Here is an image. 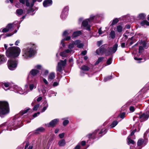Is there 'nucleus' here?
Instances as JSON below:
<instances>
[{
  "instance_id": "c756f323",
  "label": "nucleus",
  "mask_w": 149,
  "mask_h": 149,
  "mask_svg": "<svg viewBox=\"0 0 149 149\" xmlns=\"http://www.w3.org/2000/svg\"><path fill=\"white\" fill-rule=\"evenodd\" d=\"M71 37L70 36H68L65 38L62 39L61 41V43L62 44V46L64 47L65 46V44L63 43V42L65 40H68L70 39Z\"/></svg>"
},
{
  "instance_id": "a19ab883",
  "label": "nucleus",
  "mask_w": 149,
  "mask_h": 149,
  "mask_svg": "<svg viewBox=\"0 0 149 149\" xmlns=\"http://www.w3.org/2000/svg\"><path fill=\"white\" fill-rule=\"evenodd\" d=\"M74 43V41H72V42L69 45H68V48L69 49H73L74 47V45H75V44Z\"/></svg>"
},
{
  "instance_id": "49530a36",
  "label": "nucleus",
  "mask_w": 149,
  "mask_h": 149,
  "mask_svg": "<svg viewBox=\"0 0 149 149\" xmlns=\"http://www.w3.org/2000/svg\"><path fill=\"white\" fill-rule=\"evenodd\" d=\"M149 89V86L148 87L147 85L146 86L141 90V91L143 92L144 93H146L147 91Z\"/></svg>"
},
{
  "instance_id": "6e6d98bb",
  "label": "nucleus",
  "mask_w": 149,
  "mask_h": 149,
  "mask_svg": "<svg viewBox=\"0 0 149 149\" xmlns=\"http://www.w3.org/2000/svg\"><path fill=\"white\" fill-rule=\"evenodd\" d=\"M125 112H123L121 113L120 115V117L122 119H123L125 117Z\"/></svg>"
},
{
  "instance_id": "79ce46f5",
  "label": "nucleus",
  "mask_w": 149,
  "mask_h": 149,
  "mask_svg": "<svg viewBox=\"0 0 149 149\" xmlns=\"http://www.w3.org/2000/svg\"><path fill=\"white\" fill-rule=\"evenodd\" d=\"M118 122L116 120L113 121L110 125L111 128H113L115 127L118 124Z\"/></svg>"
},
{
  "instance_id": "2eb2a0df",
  "label": "nucleus",
  "mask_w": 149,
  "mask_h": 149,
  "mask_svg": "<svg viewBox=\"0 0 149 149\" xmlns=\"http://www.w3.org/2000/svg\"><path fill=\"white\" fill-rule=\"evenodd\" d=\"M59 119L56 118L51 121L49 123L45 124V125L48 127H54L56 124L59 121Z\"/></svg>"
},
{
  "instance_id": "680f3d73",
  "label": "nucleus",
  "mask_w": 149,
  "mask_h": 149,
  "mask_svg": "<svg viewBox=\"0 0 149 149\" xmlns=\"http://www.w3.org/2000/svg\"><path fill=\"white\" fill-rule=\"evenodd\" d=\"M64 133H63L59 134V136L61 139L63 138L64 137Z\"/></svg>"
},
{
  "instance_id": "de8ad7c7",
  "label": "nucleus",
  "mask_w": 149,
  "mask_h": 149,
  "mask_svg": "<svg viewBox=\"0 0 149 149\" xmlns=\"http://www.w3.org/2000/svg\"><path fill=\"white\" fill-rule=\"evenodd\" d=\"M143 51V47L142 46H140L139 47V53L141 55V54ZM142 55H141V57L142 58Z\"/></svg>"
},
{
  "instance_id": "5fc2aeb1",
  "label": "nucleus",
  "mask_w": 149,
  "mask_h": 149,
  "mask_svg": "<svg viewBox=\"0 0 149 149\" xmlns=\"http://www.w3.org/2000/svg\"><path fill=\"white\" fill-rule=\"evenodd\" d=\"M40 105L39 104H37L35 105L33 108V110L35 111L37 110L38 108L39 107Z\"/></svg>"
},
{
  "instance_id": "e433bc0d",
  "label": "nucleus",
  "mask_w": 149,
  "mask_h": 149,
  "mask_svg": "<svg viewBox=\"0 0 149 149\" xmlns=\"http://www.w3.org/2000/svg\"><path fill=\"white\" fill-rule=\"evenodd\" d=\"M81 69L84 71H87L89 70L90 68L89 67L85 65H83L81 66Z\"/></svg>"
},
{
  "instance_id": "aec40b11",
  "label": "nucleus",
  "mask_w": 149,
  "mask_h": 149,
  "mask_svg": "<svg viewBox=\"0 0 149 149\" xmlns=\"http://www.w3.org/2000/svg\"><path fill=\"white\" fill-rule=\"evenodd\" d=\"M55 73L54 72H51L48 76V80L49 81H51L55 78Z\"/></svg>"
},
{
  "instance_id": "7c9ffc66",
  "label": "nucleus",
  "mask_w": 149,
  "mask_h": 149,
  "mask_svg": "<svg viewBox=\"0 0 149 149\" xmlns=\"http://www.w3.org/2000/svg\"><path fill=\"white\" fill-rule=\"evenodd\" d=\"M38 72V71L36 69H32L30 72V74H31L33 76H35Z\"/></svg>"
},
{
  "instance_id": "f704fd0d",
  "label": "nucleus",
  "mask_w": 149,
  "mask_h": 149,
  "mask_svg": "<svg viewBox=\"0 0 149 149\" xmlns=\"http://www.w3.org/2000/svg\"><path fill=\"white\" fill-rule=\"evenodd\" d=\"M123 30V27L122 26L120 25H118L116 27V30L118 32H121Z\"/></svg>"
},
{
  "instance_id": "9d476101",
  "label": "nucleus",
  "mask_w": 149,
  "mask_h": 149,
  "mask_svg": "<svg viewBox=\"0 0 149 149\" xmlns=\"http://www.w3.org/2000/svg\"><path fill=\"white\" fill-rule=\"evenodd\" d=\"M146 113H143L142 114L139 115V118L136 116H134L133 120L135 121L139 118L140 119L141 121H143L147 120L149 117V107H148L146 109Z\"/></svg>"
},
{
  "instance_id": "f257e3e1",
  "label": "nucleus",
  "mask_w": 149,
  "mask_h": 149,
  "mask_svg": "<svg viewBox=\"0 0 149 149\" xmlns=\"http://www.w3.org/2000/svg\"><path fill=\"white\" fill-rule=\"evenodd\" d=\"M21 118L18 117V115L16 116L11 123L8 122L1 125L0 128H2L3 130H7L11 131L13 129L15 130L22 126L21 125L22 122Z\"/></svg>"
},
{
  "instance_id": "603ef678",
  "label": "nucleus",
  "mask_w": 149,
  "mask_h": 149,
  "mask_svg": "<svg viewBox=\"0 0 149 149\" xmlns=\"http://www.w3.org/2000/svg\"><path fill=\"white\" fill-rule=\"evenodd\" d=\"M60 54L61 56L62 57H65L67 56V55L65 53V51L63 52H61L60 53Z\"/></svg>"
},
{
  "instance_id": "a878e982",
  "label": "nucleus",
  "mask_w": 149,
  "mask_h": 149,
  "mask_svg": "<svg viewBox=\"0 0 149 149\" xmlns=\"http://www.w3.org/2000/svg\"><path fill=\"white\" fill-rule=\"evenodd\" d=\"M24 13V10L22 9H17L16 11V14L18 16L22 15Z\"/></svg>"
},
{
  "instance_id": "2f4dec72",
  "label": "nucleus",
  "mask_w": 149,
  "mask_h": 149,
  "mask_svg": "<svg viewBox=\"0 0 149 149\" xmlns=\"http://www.w3.org/2000/svg\"><path fill=\"white\" fill-rule=\"evenodd\" d=\"M3 85L6 88H8L5 89L4 87L3 86V88L4 89L5 91H7L8 90H10V85L9 83L8 82H5L3 84Z\"/></svg>"
},
{
  "instance_id": "864d4df0",
  "label": "nucleus",
  "mask_w": 149,
  "mask_h": 149,
  "mask_svg": "<svg viewBox=\"0 0 149 149\" xmlns=\"http://www.w3.org/2000/svg\"><path fill=\"white\" fill-rule=\"evenodd\" d=\"M49 97H51L52 96V95H51V94H54V96H56V94H57L56 93L54 92V91H49Z\"/></svg>"
},
{
  "instance_id": "412c9836",
  "label": "nucleus",
  "mask_w": 149,
  "mask_h": 149,
  "mask_svg": "<svg viewBox=\"0 0 149 149\" xmlns=\"http://www.w3.org/2000/svg\"><path fill=\"white\" fill-rule=\"evenodd\" d=\"M81 31H80L74 32L72 35V38H76L81 35Z\"/></svg>"
},
{
  "instance_id": "58836bf2",
  "label": "nucleus",
  "mask_w": 149,
  "mask_h": 149,
  "mask_svg": "<svg viewBox=\"0 0 149 149\" xmlns=\"http://www.w3.org/2000/svg\"><path fill=\"white\" fill-rule=\"evenodd\" d=\"M42 88L40 90V91L42 92V93L44 95L46 92V88L48 89V88H47L45 86H42Z\"/></svg>"
},
{
  "instance_id": "6e6552de",
  "label": "nucleus",
  "mask_w": 149,
  "mask_h": 149,
  "mask_svg": "<svg viewBox=\"0 0 149 149\" xmlns=\"http://www.w3.org/2000/svg\"><path fill=\"white\" fill-rule=\"evenodd\" d=\"M96 52L98 55H102L104 54L106 56L110 55L109 47H108L107 44L103 45L96 50Z\"/></svg>"
},
{
  "instance_id": "338daca9",
  "label": "nucleus",
  "mask_w": 149,
  "mask_h": 149,
  "mask_svg": "<svg viewBox=\"0 0 149 149\" xmlns=\"http://www.w3.org/2000/svg\"><path fill=\"white\" fill-rule=\"evenodd\" d=\"M87 53V51L86 50H84L82 52L81 54L83 55H85Z\"/></svg>"
},
{
  "instance_id": "423d86ee",
  "label": "nucleus",
  "mask_w": 149,
  "mask_h": 149,
  "mask_svg": "<svg viewBox=\"0 0 149 149\" xmlns=\"http://www.w3.org/2000/svg\"><path fill=\"white\" fill-rule=\"evenodd\" d=\"M107 132L106 129L104 130L102 129L100 131V129H98L95 130L93 133L89 134L87 136L89 139L92 138L94 139L96 138H99L106 134Z\"/></svg>"
},
{
  "instance_id": "1a4fd4ad",
  "label": "nucleus",
  "mask_w": 149,
  "mask_h": 149,
  "mask_svg": "<svg viewBox=\"0 0 149 149\" xmlns=\"http://www.w3.org/2000/svg\"><path fill=\"white\" fill-rule=\"evenodd\" d=\"M7 26V28L8 30V31H13L14 28L16 27L17 28V30H15L14 31V32L13 33H9L6 34V37H9L13 35L14 33H16L17 30H18L19 28V27L20 26L18 24V22L16 21L12 24H8Z\"/></svg>"
},
{
  "instance_id": "ddd939ff",
  "label": "nucleus",
  "mask_w": 149,
  "mask_h": 149,
  "mask_svg": "<svg viewBox=\"0 0 149 149\" xmlns=\"http://www.w3.org/2000/svg\"><path fill=\"white\" fill-rule=\"evenodd\" d=\"M11 87H12L13 91L15 93H18L21 94H24L25 93V92L21 87H18L17 85H14Z\"/></svg>"
},
{
  "instance_id": "39448f33",
  "label": "nucleus",
  "mask_w": 149,
  "mask_h": 149,
  "mask_svg": "<svg viewBox=\"0 0 149 149\" xmlns=\"http://www.w3.org/2000/svg\"><path fill=\"white\" fill-rule=\"evenodd\" d=\"M9 112L8 103L6 101H0V116L3 117Z\"/></svg>"
},
{
  "instance_id": "f03ea898",
  "label": "nucleus",
  "mask_w": 149,
  "mask_h": 149,
  "mask_svg": "<svg viewBox=\"0 0 149 149\" xmlns=\"http://www.w3.org/2000/svg\"><path fill=\"white\" fill-rule=\"evenodd\" d=\"M103 15L102 14L96 15L92 14L89 18L85 19L82 22V25L87 30L90 31L91 25L98 22Z\"/></svg>"
},
{
  "instance_id": "37998d69",
  "label": "nucleus",
  "mask_w": 149,
  "mask_h": 149,
  "mask_svg": "<svg viewBox=\"0 0 149 149\" xmlns=\"http://www.w3.org/2000/svg\"><path fill=\"white\" fill-rule=\"evenodd\" d=\"M119 21V19L117 18H116L113 20L112 23L111 24L112 26H113L117 24Z\"/></svg>"
},
{
  "instance_id": "f8f14e48",
  "label": "nucleus",
  "mask_w": 149,
  "mask_h": 149,
  "mask_svg": "<svg viewBox=\"0 0 149 149\" xmlns=\"http://www.w3.org/2000/svg\"><path fill=\"white\" fill-rule=\"evenodd\" d=\"M66 63V59L63 61L61 60L58 63V65L56 68V71L57 72V74H58V72L62 73L63 71V69L65 66Z\"/></svg>"
},
{
  "instance_id": "bf43d9fd",
  "label": "nucleus",
  "mask_w": 149,
  "mask_h": 149,
  "mask_svg": "<svg viewBox=\"0 0 149 149\" xmlns=\"http://www.w3.org/2000/svg\"><path fill=\"white\" fill-rule=\"evenodd\" d=\"M58 82L57 81H55L54 82L53 84V87H56L58 85Z\"/></svg>"
},
{
  "instance_id": "4d7b16f0",
  "label": "nucleus",
  "mask_w": 149,
  "mask_h": 149,
  "mask_svg": "<svg viewBox=\"0 0 149 149\" xmlns=\"http://www.w3.org/2000/svg\"><path fill=\"white\" fill-rule=\"evenodd\" d=\"M64 51L65 53L66 54L71 52L72 51V49H68L65 50Z\"/></svg>"
},
{
  "instance_id": "8fccbe9b",
  "label": "nucleus",
  "mask_w": 149,
  "mask_h": 149,
  "mask_svg": "<svg viewBox=\"0 0 149 149\" xmlns=\"http://www.w3.org/2000/svg\"><path fill=\"white\" fill-rule=\"evenodd\" d=\"M112 57H110L109 58L107 61V65H109L112 63Z\"/></svg>"
},
{
  "instance_id": "4c0bfd02",
  "label": "nucleus",
  "mask_w": 149,
  "mask_h": 149,
  "mask_svg": "<svg viewBox=\"0 0 149 149\" xmlns=\"http://www.w3.org/2000/svg\"><path fill=\"white\" fill-rule=\"evenodd\" d=\"M104 58L103 57H100L99 58L97 61L95 62V65H98L100 62H102L103 61Z\"/></svg>"
},
{
  "instance_id": "13d9d810",
  "label": "nucleus",
  "mask_w": 149,
  "mask_h": 149,
  "mask_svg": "<svg viewBox=\"0 0 149 149\" xmlns=\"http://www.w3.org/2000/svg\"><path fill=\"white\" fill-rule=\"evenodd\" d=\"M130 110L131 111L133 112L134 111L135 108L133 106H130Z\"/></svg>"
},
{
  "instance_id": "bb28decb",
  "label": "nucleus",
  "mask_w": 149,
  "mask_h": 149,
  "mask_svg": "<svg viewBox=\"0 0 149 149\" xmlns=\"http://www.w3.org/2000/svg\"><path fill=\"white\" fill-rule=\"evenodd\" d=\"M20 0H19V2H17L15 3V6L17 8H21L23 6V4H24L25 3H22L20 1Z\"/></svg>"
},
{
  "instance_id": "c03bdc74",
  "label": "nucleus",
  "mask_w": 149,
  "mask_h": 149,
  "mask_svg": "<svg viewBox=\"0 0 149 149\" xmlns=\"http://www.w3.org/2000/svg\"><path fill=\"white\" fill-rule=\"evenodd\" d=\"M144 139H139L137 142V145L138 146H140L142 145Z\"/></svg>"
},
{
  "instance_id": "393cba45",
  "label": "nucleus",
  "mask_w": 149,
  "mask_h": 149,
  "mask_svg": "<svg viewBox=\"0 0 149 149\" xmlns=\"http://www.w3.org/2000/svg\"><path fill=\"white\" fill-rule=\"evenodd\" d=\"M45 130V129L42 127H40L37 129L34 132L35 134H37L39 133L40 132H42Z\"/></svg>"
},
{
  "instance_id": "cd10ccee",
  "label": "nucleus",
  "mask_w": 149,
  "mask_h": 149,
  "mask_svg": "<svg viewBox=\"0 0 149 149\" xmlns=\"http://www.w3.org/2000/svg\"><path fill=\"white\" fill-rule=\"evenodd\" d=\"M72 30H67L65 31H64L63 34V36H67L70 34L72 32Z\"/></svg>"
},
{
  "instance_id": "052dcab7",
  "label": "nucleus",
  "mask_w": 149,
  "mask_h": 149,
  "mask_svg": "<svg viewBox=\"0 0 149 149\" xmlns=\"http://www.w3.org/2000/svg\"><path fill=\"white\" fill-rule=\"evenodd\" d=\"M9 31L8 30V28H7V26H6V28H4L2 29V32H6Z\"/></svg>"
},
{
  "instance_id": "f3484780",
  "label": "nucleus",
  "mask_w": 149,
  "mask_h": 149,
  "mask_svg": "<svg viewBox=\"0 0 149 149\" xmlns=\"http://www.w3.org/2000/svg\"><path fill=\"white\" fill-rule=\"evenodd\" d=\"M52 3V0H45L43 2V4L45 7H47L51 6Z\"/></svg>"
},
{
  "instance_id": "a211bd4d",
  "label": "nucleus",
  "mask_w": 149,
  "mask_h": 149,
  "mask_svg": "<svg viewBox=\"0 0 149 149\" xmlns=\"http://www.w3.org/2000/svg\"><path fill=\"white\" fill-rule=\"evenodd\" d=\"M81 41L79 40H76L74 41L75 45H76L77 47L81 48L84 46V44L81 43Z\"/></svg>"
},
{
  "instance_id": "3c124183",
  "label": "nucleus",
  "mask_w": 149,
  "mask_h": 149,
  "mask_svg": "<svg viewBox=\"0 0 149 149\" xmlns=\"http://www.w3.org/2000/svg\"><path fill=\"white\" fill-rule=\"evenodd\" d=\"M29 87L30 90L32 91L34 88H36V87L33 84H30L29 85Z\"/></svg>"
},
{
  "instance_id": "6ab92c4d",
  "label": "nucleus",
  "mask_w": 149,
  "mask_h": 149,
  "mask_svg": "<svg viewBox=\"0 0 149 149\" xmlns=\"http://www.w3.org/2000/svg\"><path fill=\"white\" fill-rule=\"evenodd\" d=\"M6 61L7 58L4 55L0 54V64L5 62Z\"/></svg>"
},
{
  "instance_id": "09e8293b",
  "label": "nucleus",
  "mask_w": 149,
  "mask_h": 149,
  "mask_svg": "<svg viewBox=\"0 0 149 149\" xmlns=\"http://www.w3.org/2000/svg\"><path fill=\"white\" fill-rule=\"evenodd\" d=\"M112 78V76H108L105 78L104 79L103 81L104 82H106L108 81H109Z\"/></svg>"
},
{
  "instance_id": "c9c22d12",
  "label": "nucleus",
  "mask_w": 149,
  "mask_h": 149,
  "mask_svg": "<svg viewBox=\"0 0 149 149\" xmlns=\"http://www.w3.org/2000/svg\"><path fill=\"white\" fill-rule=\"evenodd\" d=\"M141 24L142 26H149V22L147 20H143L141 22Z\"/></svg>"
},
{
  "instance_id": "20e7f679",
  "label": "nucleus",
  "mask_w": 149,
  "mask_h": 149,
  "mask_svg": "<svg viewBox=\"0 0 149 149\" xmlns=\"http://www.w3.org/2000/svg\"><path fill=\"white\" fill-rule=\"evenodd\" d=\"M21 50L18 47H10L6 50V54L8 57L15 58L20 54Z\"/></svg>"
},
{
  "instance_id": "a18cd8bd",
  "label": "nucleus",
  "mask_w": 149,
  "mask_h": 149,
  "mask_svg": "<svg viewBox=\"0 0 149 149\" xmlns=\"http://www.w3.org/2000/svg\"><path fill=\"white\" fill-rule=\"evenodd\" d=\"M29 110H30V109L28 108L26 109L22 110L20 112V113H19V115H21V116H22L24 114L27 113Z\"/></svg>"
},
{
  "instance_id": "473e14b6",
  "label": "nucleus",
  "mask_w": 149,
  "mask_h": 149,
  "mask_svg": "<svg viewBox=\"0 0 149 149\" xmlns=\"http://www.w3.org/2000/svg\"><path fill=\"white\" fill-rule=\"evenodd\" d=\"M127 141L128 144L129 145H130V144H134L135 143L134 141L131 139L130 136H129L128 137L127 139Z\"/></svg>"
},
{
  "instance_id": "4be33fe9",
  "label": "nucleus",
  "mask_w": 149,
  "mask_h": 149,
  "mask_svg": "<svg viewBox=\"0 0 149 149\" xmlns=\"http://www.w3.org/2000/svg\"><path fill=\"white\" fill-rule=\"evenodd\" d=\"M146 15L144 13H141L138 15V16L137 17V19H145Z\"/></svg>"
},
{
  "instance_id": "dca6fc26",
  "label": "nucleus",
  "mask_w": 149,
  "mask_h": 149,
  "mask_svg": "<svg viewBox=\"0 0 149 149\" xmlns=\"http://www.w3.org/2000/svg\"><path fill=\"white\" fill-rule=\"evenodd\" d=\"M118 44L115 43L113 47H109V51L110 52V55L115 53L117 50Z\"/></svg>"
},
{
  "instance_id": "7ed1b4c3",
  "label": "nucleus",
  "mask_w": 149,
  "mask_h": 149,
  "mask_svg": "<svg viewBox=\"0 0 149 149\" xmlns=\"http://www.w3.org/2000/svg\"><path fill=\"white\" fill-rule=\"evenodd\" d=\"M36 45L33 43H30L27 45V47L23 50L22 56L24 59H27L30 58L35 54Z\"/></svg>"
},
{
  "instance_id": "774afa93",
  "label": "nucleus",
  "mask_w": 149,
  "mask_h": 149,
  "mask_svg": "<svg viewBox=\"0 0 149 149\" xmlns=\"http://www.w3.org/2000/svg\"><path fill=\"white\" fill-rule=\"evenodd\" d=\"M35 68L38 69H41V66L40 65H37L35 66Z\"/></svg>"
},
{
  "instance_id": "5701e85b",
  "label": "nucleus",
  "mask_w": 149,
  "mask_h": 149,
  "mask_svg": "<svg viewBox=\"0 0 149 149\" xmlns=\"http://www.w3.org/2000/svg\"><path fill=\"white\" fill-rule=\"evenodd\" d=\"M68 118H63L61 119V120H63V126H65L69 123V121L68 120Z\"/></svg>"
},
{
  "instance_id": "0eeeda50",
  "label": "nucleus",
  "mask_w": 149,
  "mask_h": 149,
  "mask_svg": "<svg viewBox=\"0 0 149 149\" xmlns=\"http://www.w3.org/2000/svg\"><path fill=\"white\" fill-rule=\"evenodd\" d=\"M37 1V0H32V2L31 3L29 2V0H20V1L22 3H25L26 6L29 8V9L27 10V13L33 15L34 13L32 14L31 13L34 12V10L32 8V7Z\"/></svg>"
},
{
  "instance_id": "9b49d317",
  "label": "nucleus",
  "mask_w": 149,
  "mask_h": 149,
  "mask_svg": "<svg viewBox=\"0 0 149 149\" xmlns=\"http://www.w3.org/2000/svg\"><path fill=\"white\" fill-rule=\"evenodd\" d=\"M18 62L17 60L15 58L11 59L8 61V66L10 70H14L16 68Z\"/></svg>"
},
{
  "instance_id": "69168bd1",
  "label": "nucleus",
  "mask_w": 149,
  "mask_h": 149,
  "mask_svg": "<svg viewBox=\"0 0 149 149\" xmlns=\"http://www.w3.org/2000/svg\"><path fill=\"white\" fill-rule=\"evenodd\" d=\"M40 114V112H37V113H35L33 115V117L35 118L38 116V115H39Z\"/></svg>"
},
{
  "instance_id": "ea45409f",
  "label": "nucleus",
  "mask_w": 149,
  "mask_h": 149,
  "mask_svg": "<svg viewBox=\"0 0 149 149\" xmlns=\"http://www.w3.org/2000/svg\"><path fill=\"white\" fill-rule=\"evenodd\" d=\"M110 36L112 39H114L115 37V32L113 31H112L110 34Z\"/></svg>"
},
{
  "instance_id": "4468645a",
  "label": "nucleus",
  "mask_w": 149,
  "mask_h": 149,
  "mask_svg": "<svg viewBox=\"0 0 149 149\" xmlns=\"http://www.w3.org/2000/svg\"><path fill=\"white\" fill-rule=\"evenodd\" d=\"M68 10L69 7L68 6L65 7L63 9L60 16L62 19H64L67 17Z\"/></svg>"
},
{
  "instance_id": "72a5a7b5",
  "label": "nucleus",
  "mask_w": 149,
  "mask_h": 149,
  "mask_svg": "<svg viewBox=\"0 0 149 149\" xmlns=\"http://www.w3.org/2000/svg\"><path fill=\"white\" fill-rule=\"evenodd\" d=\"M43 81L45 84V85L43 86H45L47 88H49L50 86V85L49 84L45 78H43Z\"/></svg>"
},
{
  "instance_id": "e2e57ef3",
  "label": "nucleus",
  "mask_w": 149,
  "mask_h": 149,
  "mask_svg": "<svg viewBox=\"0 0 149 149\" xmlns=\"http://www.w3.org/2000/svg\"><path fill=\"white\" fill-rule=\"evenodd\" d=\"M102 40H100L97 42V45L98 47H99L102 44Z\"/></svg>"
},
{
  "instance_id": "b1692460",
  "label": "nucleus",
  "mask_w": 149,
  "mask_h": 149,
  "mask_svg": "<svg viewBox=\"0 0 149 149\" xmlns=\"http://www.w3.org/2000/svg\"><path fill=\"white\" fill-rule=\"evenodd\" d=\"M58 144L59 146L60 147L64 146L66 144V142L65 139H62L60 140L58 142Z\"/></svg>"
},
{
  "instance_id": "0e129e2a",
  "label": "nucleus",
  "mask_w": 149,
  "mask_h": 149,
  "mask_svg": "<svg viewBox=\"0 0 149 149\" xmlns=\"http://www.w3.org/2000/svg\"><path fill=\"white\" fill-rule=\"evenodd\" d=\"M98 33L99 34H101L103 33V32L101 30V28H100L98 30Z\"/></svg>"
},
{
  "instance_id": "c85d7f7f",
  "label": "nucleus",
  "mask_w": 149,
  "mask_h": 149,
  "mask_svg": "<svg viewBox=\"0 0 149 149\" xmlns=\"http://www.w3.org/2000/svg\"><path fill=\"white\" fill-rule=\"evenodd\" d=\"M43 104L44 107L43 109H42V112L45 111L46 110L48 106V104L46 101H44L43 102Z\"/></svg>"
}]
</instances>
